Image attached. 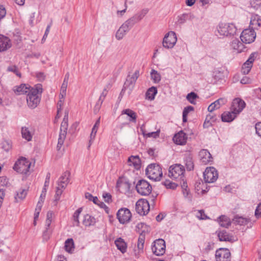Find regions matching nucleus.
I'll return each mask as SVG.
<instances>
[{"mask_svg": "<svg viewBox=\"0 0 261 261\" xmlns=\"http://www.w3.org/2000/svg\"><path fill=\"white\" fill-rule=\"evenodd\" d=\"M252 67V65L249 64L248 63L245 62L242 66V72L244 74H247L250 71Z\"/></svg>", "mask_w": 261, "mask_h": 261, "instance_id": "49", "label": "nucleus"}, {"mask_svg": "<svg viewBox=\"0 0 261 261\" xmlns=\"http://www.w3.org/2000/svg\"><path fill=\"white\" fill-rule=\"evenodd\" d=\"M227 102V99L225 98H220L215 101H214L213 103L215 104V105L216 106V107L218 109L220 108V107L224 105L226 102Z\"/></svg>", "mask_w": 261, "mask_h": 261, "instance_id": "51", "label": "nucleus"}, {"mask_svg": "<svg viewBox=\"0 0 261 261\" xmlns=\"http://www.w3.org/2000/svg\"><path fill=\"white\" fill-rule=\"evenodd\" d=\"M102 196L105 199V202L109 203L111 201L112 196L109 193H103Z\"/></svg>", "mask_w": 261, "mask_h": 261, "instance_id": "62", "label": "nucleus"}, {"mask_svg": "<svg viewBox=\"0 0 261 261\" xmlns=\"http://www.w3.org/2000/svg\"><path fill=\"white\" fill-rule=\"evenodd\" d=\"M31 163L25 158L18 160L13 166V169L21 174H27L30 168Z\"/></svg>", "mask_w": 261, "mask_h": 261, "instance_id": "5", "label": "nucleus"}, {"mask_svg": "<svg viewBox=\"0 0 261 261\" xmlns=\"http://www.w3.org/2000/svg\"><path fill=\"white\" fill-rule=\"evenodd\" d=\"M256 33L253 29H245L241 33L240 39L243 43H251L254 41Z\"/></svg>", "mask_w": 261, "mask_h": 261, "instance_id": "11", "label": "nucleus"}, {"mask_svg": "<svg viewBox=\"0 0 261 261\" xmlns=\"http://www.w3.org/2000/svg\"><path fill=\"white\" fill-rule=\"evenodd\" d=\"M145 242V237L143 235H140L138 239L137 247L138 250H140L141 251H143L144 248V244Z\"/></svg>", "mask_w": 261, "mask_h": 261, "instance_id": "45", "label": "nucleus"}, {"mask_svg": "<svg viewBox=\"0 0 261 261\" xmlns=\"http://www.w3.org/2000/svg\"><path fill=\"white\" fill-rule=\"evenodd\" d=\"M116 215L119 223L122 224L128 223L132 218V214L127 208L119 209Z\"/></svg>", "mask_w": 261, "mask_h": 261, "instance_id": "12", "label": "nucleus"}, {"mask_svg": "<svg viewBox=\"0 0 261 261\" xmlns=\"http://www.w3.org/2000/svg\"><path fill=\"white\" fill-rule=\"evenodd\" d=\"M85 197L86 199H88L90 201H92L94 203L96 204H98L99 202V200L97 197H94L89 193H85Z\"/></svg>", "mask_w": 261, "mask_h": 261, "instance_id": "48", "label": "nucleus"}, {"mask_svg": "<svg viewBox=\"0 0 261 261\" xmlns=\"http://www.w3.org/2000/svg\"><path fill=\"white\" fill-rule=\"evenodd\" d=\"M160 130H157L156 132H151L147 133L146 137L151 138L152 137L153 138H156L159 136Z\"/></svg>", "mask_w": 261, "mask_h": 261, "instance_id": "59", "label": "nucleus"}, {"mask_svg": "<svg viewBox=\"0 0 261 261\" xmlns=\"http://www.w3.org/2000/svg\"><path fill=\"white\" fill-rule=\"evenodd\" d=\"M65 249L66 251L70 252L74 248V243L72 239H68L65 242Z\"/></svg>", "mask_w": 261, "mask_h": 261, "instance_id": "39", "label": "nucleus"}, {"mask_svg": "<svg viewBox=\"0 0 261 261\" xmlns=\"http://www.w3.org/2000/svg\"><path fill=\"white\" fill-rule=\"evenodd\" d=\"M184 163L188 171H191L194 169V164L193 157L190 153L185 154L184 158Z\"/></svg>", "mask_w": 261, "mask_h": 261, "instance_id": "24", "label": "nucleus"}, {"mask_svg": "<svg viewBox=\"0 0 261 261\" xmlns=\"http://www.w3.org/2000/svg\"><path fill=\"white\" fill-rule=\"evenodd\" d=\"M236 113H233V111L231 110V112H226L221 115L222 121L223 122H229L232 121L236 117Z\"/></svg>", "mask_w": 261, "mask_h": 261, "instance_id": "26", "label": "nucleus"}, {"mask_svg": "<svg viewBox=\"0 0 261 261\" xmlns=\"http://www.w3.org/2000/svg\"><path fill=\"white\" fill-rule=\"evenodd\" d=\"M27 194V191L26 190L20 189L16 192V194L14 197L15 202H18L20 201L23 200L26 197Z\"/></svg>", "mask_w": 261, "mask_h": 261, "instance_id": "34", "label": "nucleus"}, {"mask_svg": "<svg viewBox=\"0 0 261 261\" xmlns=\"http://www.w3.org/2000/svg\"><path fill=\"white\" fill-rule=\"evenodd\" d=\"M126 33H125V31L120 27L119 29L116 32L115 35L116 38L117 40H120L123 38V37L126 35Z\"/></svg>", "mask_w": 261, "mask_h": 261, "instance_id": "47", "label": "nucleus"}, {"mask_svg": "<svg viewBox=\"0 0 261 261\" xmlns=\"http://www.w3.org/2000/svg\"><path fill=\"white\" fill-rule=\"evenodd\" d=\"M231 46L234 50H236L238 53H241L244 51L245 49V45L243 42H240L238 40L235 39L232 41Z\"/></svg>", "mask_w": 261, "mask_h": 261, "instance_id": "32", "label": "nucleus"}, {"mask_svg": "<svg viewBox=\"0 0 261 261\" xmlns=\"http://www.w3.org/2000/svg\"><path fill=\"white\" fill-rule=\"evenodd\" d=\"M190 14L184 13L178 16L177 23L181 24L184 23L190 17Z\"/></svg>", "mask_w": 261, "mask_h": 261, "instance_id": "42", "label": "nucleus"}, {"mask_svg": "<svg viewBox=\"0 0 261 261\" xmlns=\"http://www.w3.org/2000/svg\"><path fill=\"white\" fill-rule=\"evenodd\" d=\"M42 92V86L37 85L35 88H32L30 92L27 96V104L31 109H34L40 102V98L38 95Z\"/></svg>", "mask_w": 261, "mask_h": 261, "instance_id": "1", "label": "nucleus"}, {"mask_svg": "<svg viewBox=\"0 0 261 261\" xmlns=\"http://www.w3.org/2000/svg\"><path fill=\"white\" fill-rule=\"evenodd\" d=\"M255 216L256 218H261V203H259L255 211Z\"/></svg>", "mask_w": 261, "mask_h": 261, "instance_id": "58", "label": "nucleus"}, {"mask_svg": "<svg viewBox=\"0 0 261 261\" xmlns=\"http://www.w3.org/2000/svg\"><path fill=\"white\" fill-rule=\"evenodd\" d=\"M150 206L148 201L146 199L139 200L136 204V212L140 215H145L149 211Z\"/></svg>", "mask_w": 261, "mask_h": 261, "instance_id": "13", "label": "nucleus"}, {"mask_svg": "<svg viewBox=\"0 0 261 261\" xmlns=\"http://www.w3.org/2000/svg\"><path fill=\"white\" fill-rule=\"evenodd\" d=\"M152 251L156 256L163 255L165 252L166 245L164 240L159 239L156 240L151 247Z\"/></svg>", "mask_w": 261, "mask_h": 261, "instance_id": "9", "label": "nucleus"}, {"mask_svg": "<svg viewBox=\"0 0 261 261\" xmlns=\"http://www.w3.org/2000/svg\"><path fill=\"white\" fill-rule=\"evenodd\" d=\"M146 174L150 179L156 181L161 179L163 172L159 165L152 164L148 165L146 168Z\"/></svg>", "mask_w": 261, "mask_h": 261, "instance_id": "2", "label": "nucleus"}, {"mask_svg": "<svg viewBox=\"0 0 261 261\" xmlns=\"http://www.w3.org/2000/svg\"><path fill=\"white\" fill-rule=\"evenodd\" d=\"M109 85H107V86L104 88V89L103 90L102 93H101V95L99 97V101H100V103L99 105H98V104H97L96 105V107H98V109L99 108L100 105H101V103H102V102L103 101V100H105V98L106 97V96H107V93H108V89H109Z\"/></svg>", "mask_w": 261, "mask_h": 261, "instance_id": "43", "label": "nucleus"}, {"mask_svg": "<svg viewBox=\"0 0 261 261\" xmlns=\"http://www.w3.org/2000/svg\"><path fill=\"white\" fill-rule=\"evenodd\" d=\"M97 205H99L100 207L104 208L107 214H109V208L103 202L99 201Z\"/></svg>", "mask_w": 261, "mask_h": 261, "instance_id": "63", "label": "nucleus"}, {"mask_svg": "<svg viewBox=\"0 0 261 261\" xmlns=\"http://www.w3.org/2000/svg\"><path fill=\"white\" fill-rule=\"evenodd\" d=\"M82 212V208H79L73 214V225L79 226L80 225V221L79 219V216Z\"/></svg>", "mask_w": 261, "mask_h": 261, "instance_id": "38", "label": "nucleus"}, {"mask_svg": "<svg viewBox=\"0 0 261 261\" xmlns=\"http://www.w3.org/2000/svg\"><path fill=\"white\" fill-rule=\"evenodd\" d=\"M115 245L118 249H119L122 253H124L126 251L127 245L124 240L119 238L117 239L115 242Z\"/></svg>", "mask_w": 261, "mask_h": 261, "instance_id": "31", "label": "nucleus"}, {"mask_svg": "<svg viewBox=\"0 0 261 261\" xmlns=\"http://www.w3.org/2000/svg\"><path fill=\"white\" fill-rule=\"evenodd\" d=\"M233 222L239 225L245 226L250 222V220L249 218L243 217L236 216L233 220Z\"/></svg>", "mask_w": 261, "mask_h": 261, "instance_id": "33", "label": "nucleus"}, {"mask_svg": "<svg viewBox=\"0 0 261 261\" xmlns=\"http://www.w3.org/2000/svg\"><path fill=\"white\" fill-rule=\"evenodd\" d=\"M218 237L220 241L233 242L234 241V237L224 230L218 232Z\"/></svg>", "mask_w": 261, "mask_h": 261, "instance_id": "23", "label": "nucleus"}, {"mask_svg": "<svg viewBox=\"0 0 261 261\" xmlns=\"http://www.w3.org/2000/svg\"><path fill=\"white\" fill-rule=\"evenodd\" d=\"M217 33L220 36H228L236 34L237 28L233 23H219L217 28Z\"/></svg>", "mask_w": 261, "mask_h": 261, "instance_id": "3", "label": "nucleus"}, {"mask_svg": "<svg viewBox=\"0 0 261 261\" xmlns=\"http://www.w3.org/2000/svg\"><path fill=\"white\" fill-rule=\"evenodd\" d=\"M9 182L8 178L5 176H0V187L6 186Z\"/></svg>", "mask_w": 261, "mask_h": 261, "instance_id": "57", "label": "nucleus"}, {"mask_svg": "<svg viewBox=\"0 0 261 261\" xmlns=\"http://www.w3.org/2000/svg\"><path fill=\"white\" fill-rule=\"evenodd\" d=\"M32 87L25 84H21L18 86H15L13 88L14 93L17 95L28 94L32 90Z\"/></svg>", "mask_w": 261, "mask_h": 261, "instance_id": "19", "label": "nucleus"}, {"mask_svg": "<svg viewBox=\"0 0 261 261\" xmlns=\"http://www.w3.org/2000/svg\"><path fill=\"white\" fill-rule=\"evenodd\" d=\"M218 222L221 226L228 227L230 225V219L225 216H221L219 217Z\"/></svg>", "mask_w": 261, "mask_h": 261, "instance_id": "35", "label": "nucleus"}, {"mask_svg": "<svg viewBox=\"0 0 261 261\" xmlns=\"http://www.w3.org/2000/svg\"><path fill=\"white\" fill-rule=\"evenodd\" d=\"M216 119V116L212 113H211L206 116L205 121L203 123V127L205 128L208 127L212 125V123L214 122Z\"/></svg>", "mask_w": 261, "mask_h": 261, "instance_id": "30", "label": "nucleus"}, {"mask_svg": "<svg viewBox=\"0 0 261 261\" xmlns=\"http://www.w3.org/2000/svg\"><path fill=\"white\" fill-rule=\"evenodd\" d=\"M215 258L216 261H230L231 254L228 249L220 248L216 250Z\"/></svg>", "mask_w": 261, "mask_h": 261, "instance_id": "14", "label": "nucleus"}, {"mask_svg": "<svg viewBox=\"0 0 261 261\" xmlns=\"http://www.w3.org/2000/svg\"><path fill=\"white\" fill-rule=\"evenodd\" d=\"M116 188L120 192L125 194L129 191L130 184L126 178L119 177L117 181Z\"/></svg>", "mask_w": 261, "mask_h": 261, "instance_id": "15", "label": "nucleus"}, {"mask_svg": "<svg viewBox=\"0 0 261 261\" xmlns=\"http://www.w3.org/2000/svg\"><path fill=\"white\" fill-rule=\"evenodd\" d=\"M6 14V11L3 5H0V20L3 19Z\"/></svg>", "mask_w": 261, "mask_h": 261, "instance_id": "60", "label": "nucleus"}, {"mask_svg": "<svg viewBox=\"0 0 261 261\" xmlns=\"http://www.w3.org/2000/svg\"><path fill=\"white\" fill-rule=\"evenodd\" d=\"M8 71L14 72L18 77H21V73L18 71L17 67L15 65L10 66L8 67Z\"/></svg>", "mask_w": 261, "mask_h": 261, "instance_id": "53", "label": "nucleus"}, {"mask_svg": "<svg viewBox=\"0 0 261 261\" xmlns=\"http://www.w3.org/2000/svg\"><path fill=\"white\" fill-rule=\"evenodd\" d=\"M257 53H255V52L252 53V54H251L249 58L246 61V62L248 63L249 64L252 66V64H253L255 58L257 57Z\"/></svg>", "mask_w": 261, "mask_h": 261, "instance_id": "55", "label": "nucleus"}, {"mask_svg": "<svg viewBox=\"0 0 261 261\" xmlns=\"http://www.w3.org/2000/svg\"><path fill=\"white\" fill-rule=\"evenodd\" d=\"M51 233V230L49 228H45V230L43 231V238L45 241H47L50 237V236Z\"/></svg>", "mask_w": 261, "mask_h": 261, "instance_id": "56", "label": "nucleus"}, {"mask_svg": "<svg viewBox=\"0 0 261 261\" xmlns=\"http://www.w3.org/2000/svg\"><path fill=\"white\" fill-rule=\"evenodd\" d=\"M164 185L168 189H175L177 187V184L170 180H166L164 181Z\"/></svg>", "mask_w": 261, "mask_h": 261, "instance_id": "52", "label": "nucleus"}, {"mask_svg": "<svg viewBox=\"0 0 261 261\" xmlns=\"http://www.w3.org/2000/svg\"><path fill=\"white\" fill-rule=\"evenodd\" d=\"M187 139V137L186 134L182 131H180L174 135L173 140L174 143L176 144L184 145L186 144Z\"/></svg>", "mask_w": 261, "mask_h": 261, "instance_id": "22", "label": "nucleus"}, {"mask_svg": "<svg viewBox=\"0 0 261 261\" xmlns=\"http://www.w3.org/2000/svg\"><path fill=\"white\" fill-rule=\"evenodd\" d=\"M177 42L176 34L173 31L167 33L163 40L162 44L164 47L168 49L172 48Z\"/></svg>", "mask_w": 261, "mask_h": 261, "instance_id": "8", "label": "nucleus"}, {"mask_svg": "<svg viewBox=\"0 0 261 261\" xmlns=\"http://www.w3.org/2000/svg\"><path fill=\"white\" fill-rule=\"evenodd\" d=\"M196 217L200 220H206L209 218L205 215L203 210H198L196 214Z\"/></svg>", "mask_w": 261, "mask_h": 261, "instance_id": "50", "label": "nucleus"}, {"mask_svg": "<svg viewBox=\"0 0 261 261\" xmlns=\"http://www.w3.org/2000/svg\"><path fill=\"white\" fill-rule=\"evenodd\" d=\"M256 133L261 138V122H258L255 125Z\"/></svg>", "mask_w": 261, "mask_h": 261, "instance_id": "61", "label": "nucleus"}, {"mask_svg": "<svg viewBox=\"0 0 261 261\" xmlns=\"http://www.w3.org/2000/svg\"><path fill=\"white\" fill-rule=\"evenodd\" d=\"M250 5L254 10H258L261 7V0H250Z\"/></svg>", "mask_w": 261, "mask_h": 261, "instance_id": "46", "label": "nucleus"}, {"mask_svg": "<svg viewBox=\"0 0 261 261\" xmlns=\"http://www.w3.org/2000/svg\"><path fill=\"white\" fill-rule=\"evenodd\" d=\"M22 137L28 141H30L32 139L34 135V130L31 126H23L21 128Z\"/></svg>", "mask_w": 261, "mask_h": 261, "instance_id": "21", "label": "nucleus"}, {"mask_svg": "<svg viewBox=\"0 0 261 261\" xmlns=\"http://www.w3.org/2000/svg\"><path fill=\"white\" fill-rule=\"evenodd\" d=\"M134 25V22H133V19H128L124 23H123L120 28L124 30L125 33H127L129 30L133 27Z\"/></svg>", "mask_w": 261, "mask_h": 261, "instance_id": "36", "label": "nucleus"}, {"mask_svg": "<svg viewBox=\"0 0 261 261\" xmlns=\"http://www.w3.org/2000/svg\"><path fill=\"white\" fill-rule=\"evenodd\" d=\"M203 177L206 182L213 183L217 179L218 174L214 167H207L203 172Z\"/></svg>", "mask_w": 261, "mask_h": 261, "instance_id": "10", "label": "nucleus"}, {"mask_svg": "<svg viewBox=\"0 0 261 261\" xmlns=\"http://www.w3.org/2000/svg\"><path fill=\"white\" fill-rule=\"evenodd\" d=\"M185 169L181 164H174L169 169V176L174 179L179 178L184 180V173Z\"/></svg>", "mask_w": 261, "mask_h": 261, "instance_id": "6", "label": "nucleus"}, {"mask_svg": "<svg viewBox=\"0 0 261 261\" xmlns=\"http://www.w3.org/2000/svg\"><path fill=\"white\" fill-rule=\"evenodd\" d=\"M156 93V88L154 87H151V88H149L147 91L146 96L148 99L152 100L154 98V96Z\"/></svg>", "mask_w": 261, "mask_h": 261, "instance_id": "37", "label": "nucleus"}, {"mask_svg": "<svg viewBox=\"0 0 261 261\" xmlns=\"http://www.w3.org/2000/svg\"><path fill=\"white\" fill-rule=\"evenodd\" d=\"M194 110V108L192 106H188L184 108L182 113L186 114L188 115V113Z\"/></svg>", "mask_w": 261, "mask_h": 261, "instance_id": "64", "label": "nucleus"}, {"mask_svg": "<svg viewBox=\"0 0 261 261\" xmlns=\"http://www.w3.org/2000/svg\"><path fill=\"white\" fill-rule=\"evenodd\" d=\"M121 114H122V115L125 114V115H127L129 117L128 120L130 122H136L137 116V114L133 110L129 109L123 110L121 112Z\"/></svg>", "mask_w": 261, "mask_h": 261, "instance_id": "29", "label": "nucleus"}, {"mask_svg": "<svg viewBox=\"0 0 261 261\" xmlns=\"http://www.w3.org/2000/svg\"><path fill=\"white\" fill-rule=\"evenodd\" d=\"M199 156L201 162L207 164L212 161V157L210 152L206 149H202L199 152Z\"/></svg>", "mask_w": 261, "mask_h": 261, "instance_id": "20", "label": "nucleus"}, {"mask_svg": "<svg viewBox=\"0 0 261 261\" xmlns=\"http://www.w3.org/2000/svg\"><path fill=\"white\" fill-rule=\"evenodd\" d=\"M82 223L86 227L90 226L95 224L96 219L94 217L89 214H86L84 217Z\"/></svg>", "mask_w": 261, "mask_h": 261, "instance_id": "28", "label": "nucleus"}, {"mask_svg": "<svg viewBox=\"0 0 261 261\" xmlns=\"http://www.w3.org/2000/svg\"><path fill=\"white\" fill-rule=\"evenodd\" d=\"M129 166H133L135 169H138L140 167V160L138 156H131L127 160Z\"/></svg>", "mask_w": 261, "mask_h": 261, "instance_id": "27", "label": "nucleus"}, {"mask_svg": "<svg viewBox=\"0 0 261 261\" xmlns=\"http://www.w3.org/2000/svg\"><path fill=\"white\" fill-rule=\"evenodd\" d=\"M68 112H66L63 118V120L61 124L60 133L59 134L58 142L57 146V149L58 150H60L61 148L66 137L67 130L68 128Z\"/></svg>", "mask_w": 261, "mask_h": 261, "instance_id": "4", "label": "nucleus"}, {"mask_svg": "<svg viewBox=\"0 0 261 261\" xmlns=\"http://www.w3.org/2000/svg\"><path fill=\"white\" fill-rule=\"evenodd\" d=\"M150 75L151 79L154 83H159L161 81V78L160 74L154 69H152L150 72Z\"/></svg>", "mask_w": 261, "mask_h": 261, "instance_id": "40", "label": "nucleus"}, {"mask_svg": "<svg viewBox=\"0 0 261 261\" xmlns=\"http://www.w3.org/2000/svg\"><path fill=\"white\" fill-rule=\"evenodd\" d=\"M139 75L140 72L139 70H136L132 75L128 74L124 83L125 88L133 87Z\"/></svg>", "mask_w": 261, "mask_h": 261, "instance_id": "17", "label": "nucleus"}, {"mask_svg": "<svg viewBox=\"0 0 261 261\" xmlns=\"http://www.w3.org/2000/svg\"><path fill=\"white\" fill-rule=\"evenodd\" d=\"M148 11L145 10V13L143 14V13H140L139 14H137L135 15H134L133 17L130 18L129 19H133V22H134V24L136 23L137 22L140 21L144 16L147 14Z\"/></svg>", "mask_w": 261, "mask_h": 261, "instance_id": "44", "label": "nucleus"}, {"mask_svg": "<svg viewBox=\"0 0 261 261\" xmlns=\"http://www.w3.org/2000/svg\"><path fill=\"white\" fill-rule=\"evenodd\" d=\"M198 98V96L196 93L194 92H192L187 95V99L192 104L195 105V99Z\"/></svg>", "mask_w": 261, "mask_h": 261, "instance_id": "41", "label": "nucleus"}, {"mask_svg": "<svg viewBox=\"0 0 261 261\" xmlns=\"http://www.w3.org/2000/svg\"><path fill=\"white\" fill-rule=\"evenodd\" d=\"M136 188L138 193L143 196L148 195L152 191L151 186L148 181L144 179L138 181Z\"/></svg>", "mask_w": 261, "mask_h": 261, "instance_id": "7", "label": "nucleus"}, {"mask_svg": "<svg viewBox=\"0 0 261 261\" xmlns=\"http://www.w3.org/2000/svg\"><path fill=\"white\" fill-rule=\"evenodd\" d=\"M69 172L66 171L59 179L58 185L61 186V188L65 189L69 181Z\"/></svg>", "mask_w": 261, "mask_h": 261, "instance_id": "25", "label": "nucleus"}, {"mask_svg": "<svg viewBox=\"0 0 261 261\" xmlns=\"http://www.w3.org/2000/svg\"><path fill=\"white\" fill-rule=\"evenodd\" d=\"M64 189L61 188V186L58 185V187H57V189H56V195H55V199L56 200H58L60 199V197L61 195V194H62V192H63Z\"/></svg>", "mask_w": 261, "mask_h": 261, "instance_id": "54", "label": "nucleus"}, {"mask_svg": "<svg viewBox=\"0 0 261 261\" xmlns=\"http://www.w3.org/2000/svg\"><path fill=\"white\" fill-rule=\"evenodd\" d=\"M11 46L10 39L8 37L0 34V52L8 50Z\"/></svg>", "mask_w": 261, "mask_h": 261, "instance_id": "18", "label": "nucleus"}, {"mask_svg": "<svg viewBox=\"0 0 261 261\" xmlns=\"http://www.w3.org/2000/svg\"><path fill=\"white\" fill-rule=\"evenodd\" d=\"M245 106L246 103L243 100L240 98H236L232 102L231 110L233 111V113L238 114L242 111Z\"/></svg>", "mask_w": 261, "mask_h": 261, "instance_id": "16", "label": "nucleus"}]
</instances>
